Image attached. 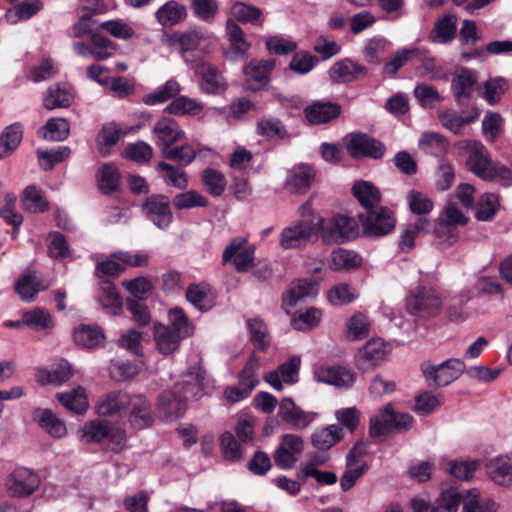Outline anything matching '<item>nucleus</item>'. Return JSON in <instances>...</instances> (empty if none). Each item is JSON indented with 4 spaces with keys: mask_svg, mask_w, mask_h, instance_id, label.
<instances>
[{
    "mask_svg": "<svg viewBox=\"0 0 512 512\" xmlns=\"http://www.w3.org/2000/svg\"><path fill=\"white\" fill-rule=\"evenodd\" d=\"M273 66H244V87L257 91L266 86Z\"/></svg>",
    "mask_w": 512,
    "mask_h": 512,
    "instance_id": "a18cd8bd",
    "label": "nucleus"
},
{
    "mask_svg": "<svg viewBox=\"0 0 512 512\" xmlns=\"http://www.w3.org/2000/svg\"><path fill=\"white\" fill-rule=\"evenodd\" d=\"M131 394L124 390H114L103 394L96 405L99 416L122 419L127 412Z\"/></svg>",
    "mask_w": 512,
    "mask_h": 512,
    "instance_id": "f8f14e48",
    "label": "nucleus"
},
{
    "mask_svg": "<svg viewBox=\"0 0 512 512\" xmlns=\"http://www.w3.org/2000/svg\"><path fill=\"white\" fill-rule=\"evenodd\" d=\"M180 91L181 88L179 83L170 79L163 85L159 86L155 91L143 96V102L149 106L161 104L177 96Z\"/></svg>",
    "mask_w": 512,
    "mask_h": 512,
    "instance_id": "8fccbe9b",
    "label": "nucleus"
},
{
    "mask_svg": "<svg viewBox=\"0 0 512 512\" xmlns=\"http://www.w3.org/2000/svg\"><path fill=\"white\" fill-rule=\"evenodd\" d=\"M73 339L77 345L92 349L102 343L104 335L97 326L81 324L74 329Z\"/></svg>",
    "mask_w": 512,
    "mask_h": 512,
    "instance_id": "37998d69",
    "label": "nucleus"
},
{
    "mask_svg": "<svg viewBox=\"0 0 512 512\" xmlns=\"http://www.w3.org/2000/svg\"><path fill=\"white\" fill-rule=\"evenodd\" d=\"M184 397L175 391H165L159 397V409L167 421H173L181 417L187 407Z\"/></svg>",
    "mask_w": 512,
    "mask_h": 512,
    "instance_id": "c85d7f7f",
    "label": "nucleus"
},
{
    "mask_svg": "<svg viewBox=\"0 0 512 512\" xmlns=\"http://www.w3.org/2000/svg\"><path fill=\"white\" fill-rule=\"evenodd\" d=\"M278 415L284 422L296 429H305L314 421L316 416L313 412L302 410L291 398H283L281 400Z\"/></svg>",
    "mask_w": 512,
    "mask_h": 512,
    "instance_id": "412c9836",
    "label": "nucleus"
},
{
    "mask_svg": "<svg viewBox=\"0 0 512 512\" xmlns=\"http://www.w3.org/2000/svg\"><path fill=\"white\" fill-rule=\"evenodd\" d=\"M464 144V148L469 154L466 164L474 175L485 181L499 178L506 185L512 183L511 167L495 164L491 160L488 150L480 141L468 140Z\"/></svg>",
    "mask_w": 512,
    "mask_h": 512,
    "instance_id": "f257e3e1",
    "label": "nucleus"
},
{
    "mask_svg": "<svg viewBox=\"0 0 512 512\" xmlns=\"http://www.w3.org/2000/svg\"><path fill=\"white\" fill-rule=\"evenodd\" d=\"M255 246L242 236L233 238L222 254L223 264L232 263L236 271L246 272L254 263Z\"/></svg>",
    "mask_w": 512,
    "mask_h": 512,
    "instance_id": "39448f33",
    "label": "nucleus"
},
{
    "mask_svg": "<svg viewBox=\"0 0 512 512\" xmlns=\"http://www.w3.org/2000/svg\"><path fill=\"white\" fill-rule=\"evenodd\" d=\"M407 203L410 211L419 217L427 218L434 207L433 201L424 193L411 190L407 195Z\"/></svg>",
    "mask_w": 512,
    "mask_h": 512,
    "instance_id": "0e129e2a",
    "label": "nucleus"
},
{
    "mask_svg": "<svg viewBox=\"0 0 512 512\" xmlns=\"http://www.w3.org/2000/svg\"><path fill=\"white\" fill-rule=\"evenodd\" d=\"M74 97V89L69 83H59L48 89L44 107L48 110L67 108L73 103Z\"/></svg>",
    "mask_w": 512,
    "mask_h": 512,
    "instance_id": "cd10ccee",
    "label": "nucleus"
},
{
    "mask_svg": "<svg viewBox=\"0 0 512 512\" xmlns=\"http://www.w3.org/2000/svg\"><path fill=\"white\" fill-rule=\"evenodd\" d=\"M226 38L229 42V49L226 54L237 60L243 56L250 48L249 42L245 39L242 28L233 20L228 19L226 22Z\"/></svg>",
    "mask_w": 512,
    "mask_h": 512,
    "instance_id": "c756f323",
    "label": "nucleus"
},
{
    "mask_svg": "<svg viewBox=\"0 0 512 512\" xmlns=\"http://www.w3.org/2000/svg\"><path fill=\"white\" fill-rule=\"evenodd\" d=\"M318 294V285L312 279H299L294 281L288 291L283 295L282 305L286 313L305 298H313Z\"/></svg>",
    "mask_w": 512,
    "mask_h": 512,
    "instance_id": "aec40b11",
    "label": "nucleus"
},
{
    "mask_svg": "<svg viewBox=\"0 0 512 512\" xmlns=\"http://www.w3.org/2000/svg\"><path fill=\"white\" fill-rule=\"evenodd\" d=\"M146 217L159 229H167L173 220L170 201L164 195H152L143 204Z\"/></svg>",
    "mask_w": 512,
    "mask_h": 512,
    "instance_id": "4468645a",
    "label": "nucleus"
},
{
    "mask_svg": "<svg viewBox=\"0 0 512 512\" xmlns=\"http://www.w3.org/2000/svg\"><path fill=\"white\" fill-rule=\"evenodd\" d=\"M97 301L104 310L114 315L122 308V298L110 281L104 280L100 283Z\"/></svg>",
    "mask_w": 512,
    "mask_h": 512,
    "instance_id": "72a5a7b5",
    "label": "nucleus"
},
{
    "mask_svg": "<svg viewBox=\"0 0 512 512\" xmlns=\"http://www.w3.org/2000/svg\"><path fill=\"white\" fill-rule=\"evenodd\" d=\"M341 438L342 428L334 424L317 429L311 436V442L318 450H328Z\"/></svg>",
    "mask_w": 512,
    "mask_h": 512,
    "instance_id": "c03bdc74",
    "label": "nucleus"
},
{
    "mask_svg": "<svg viewBox=\"0 0 512 512\" xmlns=\"http://www.w3.org/2000/svg\"><path fill=\"white\" fill-rule=\"evenodd\" d=\"M419 148L426 154L440 157L447 152L449 143L439 133L424 132L419 139Z\"/></svg>",
    "mask_w": 512,
    "mask_h": 512,
    "instance_id": "09e8293b",
    "label": "nucleus"
},
{
    "mask_svg": "<svg viewBox=\"0 0 512 512\" xmlns=\"http://www.w3.org/2000/svg\"><path fill=\"white\" fill-rule=\"evenodd\" d=\"M233 20L241 23L262 26L264 23V15L260 8L246 4L244 2H235L230 11Z\"/></svg>",
    "mask_w": 512,
    "mask_h": 512,
    "instance_id": "58836bf2",
    "label": "nucleus"
},
{
    "mask_svg": "<svg viewBox=\"0 0 512 512\" xmlns=\"http://www.w3.org/2000/svg\"><path fill=\"white\" fill-rule=\"evenodd\" d=\"M391 348L381 338L370 339L357 353V363L362 369H368L385 361Z\"/></svg>",
    "mask_w": 512,
    "mask_h": 512,
    "instance_id": "f3484780",
    "label": "nucleus"
},
{
    "mask_svg": "<svg viewBox=\"0 0 512 512\" xmlns=\"http://www.w3.org/2000/svg\"><path fill=\"white\" fill-rule=\"evenodd\" d=\"M186 299L201 312L211 310L216 303L215 294L208 284H192L186 290Z\"/></svg>",
    "mask_w": 512,
    "mask_h": 512,
    "instance_id": "bb28decb",
    "label": "nucleus"
},
{
    "mask_svg": "<svg viewBox=\"0 0 512 512\" xmlns=\"http://www.w3.org/2000/svg\"><path fill=\"white\" fill-rule=\"evenodd\" d=\"M480 461L476 459L443 460L442 469L460 480H469L478 469Z\"/></svg>",
    "mask_w": 512,
    "mask_h": 512,
    "instance_id": "f704fd0d",
    "label": "nucleus"
},
{
    "mask_svg": "<svg viewBox=\"0 0 512 512\" xmlns=\"http://www.w3.org/2000/svg\"><path fill=\"white\" fill-rule=\"evenodd\" d=\"M476 82L474 74L467 69H461L455 74L452 80V90L461 105L470 97L473 86Z\"/></svg>",
    "mask_w": 512,
    "mask_h": 512,
    "instance_id": "4c0bfd02",
    "label": "nucleus"
},
{
    "mask_svg": "<svg viewBox=\"0 0 512 512\" xmlns=\"http://www.w3.org/2000/svg\"><path fill=\"white\" fill-rule=\"evenodd\" d=\"M463 512H499V504L490 498H481L478 489L465 492Z\"/></svg>",
    "mask_w": 512,
    "mask_h": 512,
    "instance_id": "e433bc0d",
    "label": "nucleus"
},
{
    "mask_svg": "<svg viewBox=\"0 0 512 512\" xmlns=\"http://www.w3.org/2000/svg\"><path fill=\"white\" fill-rule=\"evenodd\" d=\"M412 424V415L395 411L391 404H387L371 417L369 434L373 438H381L392 431H408Z\"/></svg>",
    "mask_w": 512,
    "mask_h": 512,
    "instance_id": "f03ea898",
    "label": "nucleus"
},
{
    "mask_svg": "<svg viewBox=\"0 0 512 512\" xmlns=\"http://www.w3.org/2000/svg\"><path fill=\"white\" fill-rule=\"evenodd\" d=\"M22 140V128L18 123L6 128L0 137V158H6Z\"/></svg>",
    "mask_w": 512,
    "mask_h": 512,
    "instance_id": "052dcab7",
    "label": "nucleus"
},
{
    "mask_svg": "<svg viewBox=\"0 0 512 512\" xmlns=\"http://www.w3.org/2000/svg\"><path fill=\"white\" fill-rule=\"evenodd\" d=\"M314 380L338 388H349L355 381V374L341 366H319L314 369Z\"/></svg>",
    "mask_w": 512,
    "mask_h": 512,
    "instance_id": "6ab92c4d",
    "label": "nucleus"
},
{
    "mask_svg": "<svg viewBox=\"0 0 512 512\" xmlns=\"http://www.w3.org/2000/svg\"><path fill=\"white\" fill-rule=\"evenodd\" d=\"M126 418L129 424L138 430L148 428L153 423V415L149 400L142 394H131Z\"/></svg>",
    "mask_w": 512,
    "mask_h": 512,
    "instance_id": "ddd939ff",
    "label": "nucleus"
},
{
    "mask_svg": "<svg viewBox=\"0 0 512 512\" xmlns=\"http://www.w3.org/2000/svg\"><path fill=\"white\" fill-rule=\"evenodd\" d=\"M479 116V111H475L468 116H462L453 111H443L439 113V120L446 129L454 134H460L466 124L474 122Z\"/></svg>",
    "mask_w": 512,
    "mask_h": 512,
    "instance_id": "864d4df0",
    "label": "nucleus"
},
{
    "mask_svg": "<svg viewBox=\"0 0 512 512\" xmlns=\"http://www.w3.org/2000/svg\"><path fill=\"white\" fill-rule=\"evenodd\" d=\"M173 205L178 210H189L197 207H206L208 200L196 190H188L175 195Z\"/></svg>",
    "mask_w": 512,
    "mask_h": 512,
    "instance_id": "69168bd1",
    "label": "nucleus"
},
{
    "mask_svg": "<svg viewBox=\"0 0 512 512\" xmlns=\"http://www.w3.org/2000/svg\"><path fill=\"white\" fill-rule=\"evenodd\" d=\"M340 106L331 102H315L305 109V116L312 124H323L336 118Z\"/></svg>",
    "mask_w": 512,
    "mask_h": 512,
    "instance_id": "2f4dec72",
    "label": "nucleus"
},
{
    "mask_svg": "<svg viewBox=\"0 0 512 512\" xmlns=\"http://www.w3.org/2000/svg\"><path fill=\"white\" fill-rule=\"evenodd\" d=\"M353 194L366 211L377 208L381 195L379 190L370 182L359 181L353 186Z\"/></svg>",
    "mask_w": 512,
    "mask_h": 512,
    "instance_id": "ea45409f",
    "label": "nucleus"
},
{
    "mask_svg": "<svg viewBox=\"0 0 512 512\" xmlns=\"http://www.w3.org/2000/svg\"><path fill=\"white\" fill-rule=\"evenodd\" d=\"M328 264L334 271H348L361 265V257L354 251L337 248L331 253Z\"/></svg>",
    "mask_w": 512,
    "mask_h": 512,
    "instance_id": "79ce46f5",
    "label": "nucleus"
},
{
    "mask_svg": "<svg viewBox=\"0 0 512 512\" xmlns=\"http://www.w3.org/2000/svg\"><path fill=\"white\" fill-rule=\"evenodd\" d=\"M110 426L101 420H93L84 424L81 428V439L85 443L104 442Z\"/></svg>",
    "mask_w": 512,
    "mask_h": 512,
    "instance_id": "bf43d9fd",
    "label": "nucleus"
},
{
    "mask_svg": "<svg viewBox=\"0 0 512 512\" xmlns=\"http://www.w3.org/2000/svg\"><path fill=\"white\" fill-rule=\"evenodd\" d=\"M200 89L207 94H216L226 89V80L215 66H196Z\"/></svg>",
    "mask_w": 512,
    "mask_h": 512,
    "instance_id": "5701e85b",
    "label": "nucleus"
},
{
    "mask_svg": "<svg viewBox=\"0 0 512 512\" xmlns=\"http://www.w3.org/2000/svg\"><path fill=\"white\" fill-rule=\"evenodd\" d=\"M23 315L26 326L36 331L48 330L54 325L51 314L40 307L25 311Z\"/></svg>",
    "mask_w": 512,
    "mask_h": 512,
    "instance_id": "13d9d810",
    "label": "nucleus"
},
{
    "mask_svg": "<svg viewBox=\"0 0 512 512\" xmlns=\"http://www.w3.org/2000/svg\"><path fill=\"white\" fill-rule=\"evenodd\" d=\"M204 109L202 102L187 96L174 98L166 107L165 112L176 116H197Z\"/></svg>",
    "mask_w": 512,
    "mask_h": 512,
    "instance_id": "473e14b6",
    "label": "nucleus"
},
{
    "mask_svg": "<svg viewBox=\"0 0 512 512\" xmlns=\"http://www.w3.org/2000/svg\"><path fill=\"white\" fill-rule=\"evenodd\" d=\"M153 335L158 351L165 356L175 352L183 340L170 329V326L161 323L154 325Z\"/></svg>",
    "mask_w": 512,
    "mask_h": 512,
    "instance_id": "7c9ffc66",
    "label": "nucleus"
},
{
    "mask_svg": "<svg viewBox=\"0 0 512 512\" xmlns=\"http://www.w3.org/2000/svg\"><path fill=\"white\" fill-rule=\"evenodd\" d=\"M315 178L313 168L308 164L295 165L289 172V176L285 182V187L292 193H306Z\"/></svg>",
    "mask_w": 512,
    "mask_h": 512,
    "instance_id": "4be33fe9",
    "label": "nucleus"
},
{
    "mask_svg": "<svg viewBox=\"0 0 512 512\" xmlns=\"http://www.w3.org/2000/svg\"><path fill=\"white\" fill-rule=\"evenodd\" d=\"M50 283L37 272L23 275L15 284V290L24 301H32L40 291L46 290Z\"/></svg>",
    "mask_w": 512,
    "mask_h": 512,
    "instance_id": "b1692460",
    "label": "nucleus"
},
{
    "mask_svg": "<svg viewBox=\"0 0 512 512\" xmlns=\"http://www.w3.org/2000/svg\"><path fill=\"white\" fill-rule=\"evenodd\" d=\"M300 364V357L292 356L276 370L267 373L264 379L275 390L281 391L283 390L284 384L292 385L298 382Z\"/></svg>",
    "mask_w": 512,
    "mask_h": 512,
    "instance_id": "a211bd4d",
    "label": "nucleus"
},
{
    "mask_svg": "<svg viewBox=\"0 0 512 512\" xmlns=\"http://www.w3.org/2000/svg\"><path fill=\"white\" fill-rule=\"evenodd\" d=\"M201 180L212 197H220L227 187L225 175L214 168L204 169L201 174Z\"/></svg>",
    "mask_w": 512,
    "mask_h": 512,
    "instance_id": "5fc2aeb1",
    "label": "nucleus"
},
{
    "mask_svg": "<svg viewBox=\"0 0 512 512\" xmlns=\"http://www.w3.org/2000/svg\"><path fill=\"white\" fill-rule=\"evenodd\" d=\"M72 376L71 365L62 360L60 363L51 370H41L38 374V381L41 384H55L61 385L67 382Z\"/></svg>",
    "mask_w": 512,
    "mask_h": 512,
    "instance_id": "603ef678",
    "label": "nucleus"
},
{
    "mask_svg": "<svg viewBox=\"0 0 512 512\" xmlns=\"http://www.w3.org/2000/svg\"><path fill=\"white\" fill-rule=\"evenodd\" d=\"M247 327L250 340L255 348L265 351L271 343L266 324L260 319H249L247 320Z\"/></svg>",
    "mask_w": 512,
    "mask_h": 512,
    "instance_id": "680f3d73",
    "label": "nucleus"
},
{
    "mask_svg": "<svg viewBox=\"0 0 512 512\" xmlns=\"http://www.w3.org/2000/svg\"><path fill=\"white\" fill-rule=\"evenodd\" d=\"M156 19L162 26H173L186 18V8L176 1H168L155 13Z\"/></svg>",
    "mask_w": 512,
    "mask_h": 512,
    "instance_id": "a19ab883",
    "label": "nucleus"
},
{
    "mask_svg": "<svg viewBox=\"0 0 512 512\" xmlns=\"http://www.w3.org/2000/svg\"><path fill=\"white\" fill-rule=\"evenodd\" d=\"M175 390L181 394L186 401L200 397L203 391V379L200 372H187L182 380L176 384Z\"/></svg>",
    "mask_w": 512,
    "mask_h": 512,
    "instance_id": "c9c22d12",
    "label": "nucleus"
},
{
    "mask_svg": "<svg viewBox=\"0 0 512 512\" xmlns=\"http://www.w3.org/2000/svg\"><path fill=\"white\" fill-rule=\"evenodd\" d=\"M433 223L424 217H419L414 223L407 224L399 236V248L402 252H409L415 245L418 235L427 234L433 230Z\"/></svg>",
    "mask_w": 512,
    "mask_h": 512,
    "instance_id": "a878e982",
    "label": "nucleus"
},
{
    "mask_svg": "<svg viewBox=\"0 0 512 512\" xmlns=\"http://www.w3.org/2000/svg\"><path fill=\"white\" fill-rule=\"evenodd\" d=\"M346 147L348 153L354 157H372L380 159L385 153L383 143L370 138L365 134H350L346 137Z\"/></svg>",
    "mask_w": 512,
    "mask_h": 512,
    "instance_id": "2eb2a0df",
    "label": "nucleus"
},
{
    "mask_svg": "<svg viewBox=\"0 0 512 512\" xmlns=\"http://www.w3.org/2000/svg\"><path fill=\"white\" fill-rule=\"evenodd\" d=\"M488 479L502 488L512 487V452L496 455L485 463Z\"/></svg>",
    "mask_w": 512,
    "mask_h": 512,
    "instance_id": "9b49d317",
    "label": "nucleus"
},
{
    "mask_svg": "<svg viewBox=\"0 0 512 512\" xmlns=\"http://www.w3.org/2000/svg\"><path fill=\"white\" fill-rule=\"evenodd\" d=\"M170 329L180 338L186 339L194 333V325L180 307H173L168 312Z\"/></svg>",
    "mask_w": 512,
    "mask_h": 512,
    "instance_id": "49530a36",
    "label": "nucleus"
},
{
    "mask_svg": "<svg viewBox=\"0 0 512 512\" xmlns=\"http://www.w3.org/2000/svg\"><path fill=\"white\" fill-rule=\"evenodd\" d=\"M303 450L304 441L301 436L296 434L283 435L273 456L275 465L281 470L293 468Z\"/></svg>",
    "mask_w": 512,
    "mask_h": 512,
    "instance_id": "0eeeda50",
    "label": "nucleus"
},
{
    "mask_svg": "<svg viewBox=\"0 0 512 512\" xmlns=\"http://www.w3.org/2000/svg\"><path fill=\"white\" fill-rule=\"evenodd\" d=\"M40 485L37 473L25 467L16 468L6 480V487L13 497H27L33 494Z\"/></svg>",
    "mask_w": 512,
    "mask_h": 512,
    "instance_id": "1a4fd4ad",
    "label": "nucleus"
},
{
    "mask_svg": "<svg viewBox=\"0 0 512 512\" xmlns=\"http://www.w3.org/2000/svg\"><path fill=\"white\" fill-rule=\"evenodd\" d=\"M317 225L321 239L325 243H344L356 238L359 232L357 221L343 214L321 218Z\"/></svg>",
    "mask_w": 512,
    "mask_h": 512,
    "instance_id": "7ed1b4c3",
    "label": "nucleus"
},
{
    "mask_svg": "<svg viewBox=\"0 0 512 512\" xmlns=\"http://www.w3.org/2000/svg\"><path fill=\"white\" fill-rule=\"evenodd\" d=\"M313 233L312 221H297L282 230L279 244L283 249L299 248L310 242Z\"/></svg>",
    "mask_w": 512,
    "mask_h": 512,
    "instance_id": "dca6fc26",
    "label": "nucleus"
},
{
    "mask_svg": "<svg viewBox=\"0 0 512 512\" xmlns=\"http://www.w3.org/2000/svg\"><path fill=\"white\" fill-rule=\"evenodd\" d=\"M57 399L67 410L77 414L84 413L88 408V401L84 388L78 386L70 392L58 393Z\"/></svg>",
    "mask_w": 512,
    "mask_h": 512,
    "instance_id": "de8ad7c7",
    "label": "nucleus"
},
{
    "mask_svg": "<svg viewBox=\"0 0 512 512\" xmlns=\"http://www.w3.org/2000/svg\"><path fill=\"white\" fill-rule=\"evenodd\" d=\"M22 206L29 212L39 213L47 209L48 203L43 198L41 190L31 185L23 191Z\"/></svg>",
    "mask_w": 512,
    "mask_h": 512,
    "instance_id": "338daca9",
    "label": "nucleus"
},
{
    "mask_svg": "<svg viewBox=\"0 0 512 512\" xmlns=\"http://www.w3.org/2000/svg\"><path fill=\"white\" fill-rule=\"evenodd\" d=\"M33 419L51 437L62 438L67 434L65 422L50 409L36 408L33 411Z\"/></svg>",
    "mask_w": 512,
    "mask_h": 512,
    "instance_id": "393cba45",
    "label": "nucleus"
},
{
    "mask_svg": "<svg viewBox=\"0 0 512 512\" xmlns=\"http://www.w3.org/2000/svg\"><path fill=\"white\" fill-rule=\"evenodd\" d=\"M370 325V320L365 313L357 312L353 314L346 323L347 337L352 341L365 338L369 334Z\"/></svg>",
    "mask_w": 512,
    "mask_h": 512,
    "instance_id": "6e6d98bb",
    "label": "nucleus"
},
{
    "mask_svg": "<svg viewBox=\"0 0 512 512\" xmlns=\"http://www.w3.org/2000/svg\"><path fill=\"white\" fill-rule=\"evenodd\" d=\"M121 136L122 130L116 123L109 122L104 124L97 138L100 153L108 155Z\"/></svg>",
    "mask_w": 512,
    "mask_h": 512,
    "instance_id": "4d7b16f0",
    "label": "nucleus"
},
{
    "mask_svg": "<svg viewBox=\"0 0 512 512\" xmlns=\"http://www.w3.org/2000/svg\"><path fill=\"white\" fill-rule=\"evenodd\" d=\"M465 364L457 358L448 359L440 364L424 361L421 371L429 383L445 387L457 380L464 372Z\"/></svg>",
    "mask_w": 512,
    "mask_h": 512,
    "instance_id": "20e7f679",
    "label": "nucleus"
},
{
    "mask_svg": "<svg viewBox=\"0 0 512 512\" xmlns=\"http://www.w3.org/2000/svg\"><path fill=\"white\" fill-rule=\"evenodd\" d=\"M409 313L420 317H432L440 313L442 300L432 288L420 287L407 300Z\"/></svg>",
    "mask_w": 512,
    "mask_h": 512,
    "instance_id": "423d86ee",
    "label": "nucleus"
},
{
    "mask_svg": "<svg viewBox=\"0 0 512 512\" xmlns=\"http://www.w3.org/2000/svg\"><path fill=\"white\" fill-rule=\"evenodd\" d=\"M184 136L185 132L179 123L171 117L163 116L159 118L152 128V140L161 153L180 141Z\"/></svg>",
    "mask_w": 512,
    "mask_h": 512,
    "instance_id": "9d476101",
    "label": "nucleus"
},
{
    "mask_svg": "<svg viewBox=\"0 0 512 512\" xmlns=\"http://www.w3.org/2000/svg\"><path fill=\"white\" fill-rule=\"evenodd\" d=\"M322 319L320 309L310 307L304 312H300L292 319V326L298 331H308L317 327Z\"/></svg>",
    "mask_w": 512,
    "mask_h": 512,
    "instance_id": "774afa93",
    "label": "nucleus"
},
{
    "mask_svg": "<svg viewBox=\"0 0 512 512\" xmlns=\"http://www.w3.org/2000/svg\"><path fill=\"white\" fill-rule=\"evenodd\" d=\"M156 170L163 172L162 178L168 186L184 190L188 187V179L185 171L177 166H173L166 162H159Z\"/></svg>",
    "mask_w": 512,
    "mask_h": 512,
    "instance_id": "3c124183",
    "label": "nucleus"
},
{
    "mask_svg": "<svg viewBox=\"0 0 512 512\" xmlns=\"http://www.w3.org/2000/svg\"><path fill=\"white\" fill-rule=\"evenodd\" d=\"M328 74L331 81L346 83L363 77L367 69L366 66H331Z\"/></svg>",
    "mask_w": 512,
    "mask_h": 512,
    "instance_id": "e2e57ef3",
    "label": "nucleus"
},
{
    "mask_svg": "<svg viewBox=\"0 0 512 512\" xmlns=\"http://www.w3.org/2000/svg\"><path fill=\"white\" fill-rule=\"evenodd\" d=\"M396 220L393 213L383 207H377L366 211L362 218L364 233L369 237H381L387 235L395 228Z\"/></svg>",
    "mask_w": 512,
    "mask_h": 512,
    "instance_id": "6e6552de",
    "label": "nucleus"
}]
</instances>
